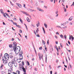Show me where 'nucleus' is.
<instances>
[{"mask_svg": "<svg viewBox=\"0 0 74 74\" xmlns=\"http://www.w3.org/2000/svg\"><path fill=\"white\" fill-rule=\"evenodd\" d=\"M16 42H14V47L13 50L14 52H15L17 54H18L21 51V47L19 46H17L16 47V44H15Z\"/></svg>", "mask_w": 74, "mask_h": 74, "instance_id": "1", "label": "nucleus"}, {"mask_svg": "<svg viewBox=\"0 0 74 74\" xmlns=\"http://www.w3.org/2000/svg\"><path fill=\"white\" fill-rule=\"evenodd\" d=\"M16 60H17V58L16 57H15L14 59H12V60L11 62L12 64H14V66H16L15 64H16Z\"/></svg>", "mask_w": 74, "mask_h": 74, "instance_id": "2", "label": "nucleus"}, {"mask_svg": "<svg viewBox=\"0 0 74 74\" xmlns=\"http://www.w3.org/2000/svg\"><path fill=\"white\" fill-rule=\"evenodd\" d=\"M38 56L39 57V59L40 60H42V61H44L43 59V55L42 54L38 53Z\"/></svg>", "mask_w": 74, "mask_h": 74, "instance_id": "3", "label": "nucleus"}, {"mask_svg": "<svg viewBox=\"0 0 74 74\" xmlns=\"http://www.w3.org/2000/svg\"><path fill=\"white\" fill-rule=\"evenodd\" d=\"M23 51H21L19 54V59H20V60H22L23 59V56H22V55H23Z\"/></svg>", "mask_w": 74, "mask_h": 74, "instance_id": "4", "label": "nucleus"}, {"mask_svg": "<svg viewBox=\"0 0 74 74\" xmlns=\"http://www.w3.org/2000/svg\"><path fill=\"white\" fill-rule=\"evenodd\" d=\"M12 53H10L9 54V58H10V59H12L13 58H14V56L12 55Z\"/></svg>", "mask_w": 74, "mask_h": 74, "instance_id": "5", "label": "nucleus"}, {"mask_svg": "<svg viewBox=\"0 0 74 74\" xmlns=\"http://www.w3.org/2000/svg\"><path fill=\"white\" fill-rule=\"evenodd\" d=\"M20 12H22V13H23V14H25L27 16L29 15V14H27V13L26 12H24L23 11H22L21 10L20 11Z\"/></svg>", "mask_w": 74, "mask_h": 74, "instance_id": "6", "label": "nucleus"}, {"mask_svg": "<svg viewBox=\"0 0 74 74\" xmlns=\"http://www.w3.org/2000/svg\"><path fill=\"white\" fill-rule=\"evenodd\" d=\"M4 57L5 58H7L8 59H9V56H8V54L7 53H5L4 55Z\"/></svg>", "mask_w": 74, "mask_h": 74, "instance_id": "7", "label": "nucleus"}, {"mask_svg": "<svg viewBox=\"0 0 74 74\" xmlns=\"http://www.w3.org/2000/svg\"><path fill=\"white\" fill-rule=\"evenodd\" d=\"M3 60H8V59L7 58V57H2Z\"/></svg>", "mask_w": 74, "mask_h": 74, "instance_id": "8", "label": "nucleus"}, {"mask_svg": "<svg viewBox=\"0 0 74 74\" xmlns=\"http://www.w3.org/2000/svg\"><path fill=\"white\" fill-rule=\"evenodd\" d=\"M13 64L12 63V62H10L8 63V65L10 67H12V64Z\"/></svg>", "mask_w": 74, "mask_h": 74, "instance_id": "9", "label": "nucleus"}, {"mask_svg": "<svg viewBox=\"0 0 74 74\" xmlns=\"http://www.w3.org/2000/svg\"><path fill=\"white\" fill-rule=\"evenodd\" d=\"M16 4L17 5H18L19 8H22V5H21L19 4L18 3H16Z\"/></svg>", "mask_w": 74, "mask_h": 74, "instance_id": "10", "label": "nucleus"}, {"mask_svg": "<svg viewBox=\"0 0 74 74\" xmlns=\"http://www.w3.org/2000/svg\"><path fill=\"white\" fill-rule=\"evenodd\" d=\"M3 63L4 64H5V63H7V60H4L3 61Z\"/></svg>", "mask_w": 74, "mask_h": 74, "instance_id": "11", "label": "nucleus"}, {"mask_svg": "<svg viewBox=\"0 0 74 74\" xmlns=\"http://www.w3.org/2000/svg\"><path fill=\"white\" fill-rule=\"evenodd\" d=\"M28 11H30V12H33V11H36V10H32V9H28Z\"/></svg>", "mask_w": 74, "mask_h": 74, "instance_id": "12", "label": "nucleus"}, {"mask_svg": "<svg viewBox=\"0 0 74 74\" xmlns=\"http://www.w3.org/2000/svg\"><path fill=\"white\" fill-rule=\"evenodd\" d=\"M21 60L20 59H17V61L18 63H20L21 62Z\"/></svg>", "mask_w": 74, "mask_h": 74, "instance_id": "13", "label": "nucleus"}, {"mask_svg": "<svg viewBox=\"0 0 74 74\" xmlns=\"http://www.w3.org/2000/svg\"><path fill=\"white\" fill-rule=\"evenodd\" d=\"M22 69H23V71L24 73H26V69H25V68H24V67H23V68H22Z\"/></svg>", "mask_w": 74, "mask_h": 74, "instance_id": "14", "label": "nucleus"}, {"mask_svg": "<svg viewBox=\"0 0 74 74\" xmlns=\"http://www.w3.org/2000/svg\"><path fill=\"white\" fill-rule=\"evenodd\" d=\"M16 74H20V71L17 70L16 71Z\"/></svg>", "mask_w": 74, "mask_h": 74, "instance_id": "15", "label": "nucleus"}, {"mask_svg": "<svg viewBox=\"0 0 74 74\" xmlns=\"http://www.w3.org/2000/svg\"><path fill=\"white\" fill-rule=\"evenodd\" d=\"M26 20L28 22H30V19H29V18L28 17L27 18Z\"/></svg>", "mask_w": 74, "mask_h": 74, "instance_id": "16", "label": "nucleus"}, {"mask_svg": "<svg viewBox=\"0 0 74 74\" xmlns=\"http://www.w3.org/2000/svg\"><path fill=\"white\" fill-rule=\"evenodd\" d=\"M73 16H71V17H70V18L69 19V21H71V20H72V19H73Z\"/></svg>", "mask_w": 74, "mask_h": 74, "instance_id": "17", "label": "nucleus"}, {"mask_svg": "<svg viewBox=\"0 0 74 74\" xmlns=\"http://www.w3.org/2000/svg\"><path fill=\"white\" fill-rule=\"evenodd\" d=\"M0 11L1 14H4V12H3V9H1Z\"/></svg>", "mask_w": 74, "mask_h": 74, "instance_id": "18", "label": "nucleus"}, {"mask_svg": "<svg viewBox=\"0 0 74 74\" xmlns=\"http://www.w3.org/2000/svg\"><path fill=\"white\" fill-rule=\"evenodd\" d=\"M13 69V67H10V68L9 70L10 71H12Z\"/></svg>", "mask_w": 74, "mask_h": 74, "instance_id": "19", "label": "nucleus"}, {"mask_svg": "<svg viewBox=\"0 0 74 74\" xmlns=\"http://www.w3.org/2000/svg\"><path fill=\"white\" fill-rule=\"evenodd\" d=\"M19 20L20 21V22H21V23H23V21H22V19H21V18H20Z\"/></svg>", "mask_w": 74, "mask_h": 74, "instance_id": "20", "label": "nucleus"}, {"mask_svg": "<svg viewBox=\"0 0 74 74\" xmlns=\"http://www.w3.org/2000/svg\"><path fill=\"white\" fill-rule=\"evenodd\" d=\"M1 73L2 74H6V73L5 72L3 71H1Z\"/></svg>", "mask_w": 74, "mask_h": 74, "instance_id": "21", "label": "nucleus"}, {"mask_svg": "<svg viewBox=\"0 0 74 74\" xmlns=\"http://www.w3.org/2000/svg\"><path fill=\"white\" fill-rule=\"evenodd\" d=\"M42 43L44 45H45V41H44L43 40H42Z\"/></svg>", "mask_w": 74, "mask_h": 74, "instance_id": "22", "label": "nucleus"}, {"mask_svg": "<svg viewBox=\"0 0 74 74\" xmlns=\"http://www.w3.org/2000/svg\"><path fill=\"white\" fill-rule=\"evenodd\" d=\"M71 39H72V41H73V40H74V37L73 36L71 35Z\"/></svg>", "mask_w": 74, "mask_h": 74, "instance_id": "23", "label": "nucleus"}, {"mask_svg": "<svg viewBox=\"0 0 74 74\" xmlns=\"http://www.w3.org/2000/svg\"><path fill=\"white\" fill-rule=\"evenodd\" d=\"M37 27H38L40 26V22H38V24H36Z\"/></svg>", "mask_w": 74, "mask_h": 74, "instance_id": "24", "label": "nucleus"}, {"mask_svg": "<svg viewBox=\"0 0 74 74\" xmlns=\"http://www.w3.org/2000/svg\"><path fill=\"white\" fill-rule=\"evenodd\" d=\"M44 25L46 28H47V25L45 23Z\"/></svg>", "mask_w": 74, "mask_h": 74, "instance_id": "25", "label": "nucleus"}, {"mask_svg": "<svg viewBox=\"0 0 74 74\" xmlns=\"http://www.w3.org/2000/svg\"><path fill=\"white\" fill-rule=\"evenodd\" d=\"M12 44H10L9 45V47H10V48H11V47H12Z\"/></svg>", "mask_w": 74, "mask_h": 74, "instance_id": "26", "label": "nucleus"}, {"mask_svg": "<svg viewBox=\"0 0 74 74\" xmlns=\"http://www.w3.org/2000/svg\"><path fill=\"white\" fill-rule=\"evenodd\" d=\"M21 64L22 66H23V65H24V61H22Z\"/></svg>", "mask_w": 74, "mask_h": 74, "instance_id": "27", "label": "nucleus"}, {"mask_svg": "<svg viewBox=\"0 0 74 74\" xmlns=\"http://www.w3.org/2000/svg\"><path fill=\"white\" fill-rule=\"evenodd\" d=\"M12 72L11 71H10V70L8 71V73H9V74H10Z\"/></svg>", "mask_w": 74, "mask_h": 74, "instance_id": "28", "label": "nucleus"}, {"mask_svg": "<svg viewBox=\"0 0 74 74\" xmlns=\"http://www.w3.org/2000/svg\"><path fill=\"white\" fill-rule=\"evenodd\" d=\"M3 64H2L1 65V70H2V69H3Z\"/></svg>", "mask_w": 74, "mask_h": 74, "instance_id": "29", "label": "nucleus"}, {"mask_svg": "<svg viewBox=\"0 0 74 74\" xmlns=\"http://www.w3.org/2000/svg\"><path fill=\"white\" fill-rule=\"evenodd\" d=\"M60 37L61 38H63V35L62 34L60 35Z\"/></svg>", "mask_w": 74, "mask_h": 74, "instance_id": "30", "label": "nucleus"}, {"mask_svg": "<svg viewBox=\"0 0 74 74\" xmlns=\"http://www.w3.org/2000/svg\"><path fill=\"white\" fill-rule=\"evenodd\" d=\"M54 37L56 38V39H58V36L56 35H55L54 36Z\"/></svg>", "mask_w": 74, "mask_h": 74, "instance_id": "31", "label": "nucleus"}, {"mask_svg": "<svg viewBox=\"0 0 74 74\" xmlns=\"http://www.w3.org/2000/svg\"><path fill=\"white\" fill-rule=\"evenodd\" d=\"M42 47H40L39 48V50H42Z\"/></svg>", "mask_w": 74, "mask_h": 74, "instance_id": "32", "label": "nucleus"}, {"mask_svg": "<svg viewBox=\"0 0 74 74\" xmlns=\"http://www.w3.org/2000/svg\"><path fill=\"white\" fill-rule=\"evenodd\" d=\"M36 35L37 37H40V35L38 34H36Z\"/></svg>", "mask_w": 74, "mask_h": 74, "instance_id": "33", "label": "nucleus"}, {"mask_svg": "<svg viewBox=\"0 0 74 74\" xmlns=\"http://www.w3.org/2000/svg\"><path fill=\"white\" fill-rule=\"evenodd\" d=\"M56 26L57 27H58V28H61V27L59 26V25H57Z\"/></svg>", "mask_w": 74, "mask_h": 74, "instance_id": "34", "label": "nucleus"}, {"mask_svg": "<svg viewBox=\"0 0 74 74\" xmlns=\"http://www.w3.org/2000/svg\"><path fill=\"white\" fill-rule=\"evenodd\" d=\"M10 1V2L11 5H14V4H12V3Z\"/></svg>", "mask_w": 74, "mask_h": 74, "instance_id": "35", "label": "nucleus"}, {"mask_svg": "<svg viewBox=\"0 0 74 74\" xmlns=\"http://www.w3.org/2000/svg\"><path fill=\"white\" fill-rule=\"evenodd\" d=\"M27 64L28 66H30V64L29 63V62L28 61L27 62Z\"/></svg>", "mask_w": 74, "mask_h": 74, "instance_id": "36", "label": "nucleus"}, {"mask_svg": "<svg viewBox=\"0 0 74 74\" xmlns=\"http://www.w3.org/2000/svg\"><path fill=\"white\" fill-rule=\"evenodd\" d=\"M51 20H54V18L53 17H51Z\"/></svg>", "mask_w": 74, "mask_h": 74, "instance_id": "37", "label": "nucleus"}, {"mask_svg": "<svg viewBox=\"0 0 74 74\" xmlns=\"http://www.w3.org/2000/svg\"><path fill=\"white\" fill-rule=\"evenodd\" d=\"M42 29L44 32V33H45V30H44V27H42Z\"/></svg>", "mask_w": 74, "mask_h": 74, "instance_id": "38", "label": "nucleus"}, {"mask_svg": "<svg viewBox=\"0 0 74 74\" xmlns=\"http://www.w3.org/2000/svg\"><path fill=\"white\" fill-rule=\"evenodd\" d=\"M20 33H22V30L20 29Z\"/></svg>", "mask_w": 74, "mask_h": 74, "instance_id": "39", "label": "nucleus"}, {"mask_svg": "<svg viewBox=\"0 0 74 74\" xmlns=\"http://www.w3.org/2000/svg\"><path fill=\"white\" fill-rule=\"evenodd\" d=\"M3 15L4 16V17H6L7 18V17L5 15V14H3Z\"/></svg>", "mask_w": 74, "mask_h": 74, "instance_id": "40", "label": "nucleus"}, {"mask_svg": "<svg viewBox=\"0 0 74 74\" xmlns=\"http://www.w3.org/2000/svg\"><path fill=\"white\" fill-rule=\"evenodd\" d=\"M13 24L14 25H15L16 24H17V23H15V22H13Z\"/></svg>", "mask_w": 74, "mask_h": 74, "instance_id": "41", "label": "nucleus"}, {"mask_svg": "<svg viewBox=\"0 0 74 74\" xmlns=\"http://www.w3.org/2000/svg\"><path fill=\"white\" fill-rule=\"evenodd\" d=\"M64 38H65V39H66L67 38V36L66 35L64 36Z\"/></svg>", "mask_w": 74, "mask_h": 74, "instance_id": "42", "label": "nucleus"}, {"mask_svg": "<svg viewBox=\"0 0 74 74\" xmlns=\"http://www.w3.org/2000/svg\"><path fill=\"white\" fill-rule=\"evenodd\" d=\"M17 27H18L19 28H20V29H21V26H19V25H18Z\"/></svg>", "mask_w": 74, "mask_h": 74, "instance_id": "43", "label": "nucleus"}, {"mask_svg": "<svg viewBox=\"0 0 74 74\" xmlns=\"http://www.w3.org/2000/svg\"><path fill=\"white\" fill-rule=\"evenodd\" d=\"M74 2H73V4H72V5H71V7H72V5H73V6H74Z\"/></svg>", "mask_w": 74, "mask_h": 74, "instance_id": "44", "label": "nucleus"}, {"mask_svg": "<svg viewBox=\"0 0 74 74\" xmlns=\"http://www.w3.org/2000/svg\"><path fill=\"white\" fill-rule=\"evenodd\" d=\"M47 44L49 45V40H48L47 42Z\"/></svg>", "mask_w": 74, "mask_h": 74, "instance_id": "45", "label": "nucleus"}, {"mask_svg": "<svg viewBox=\"0 0 74 74\" xmlns=\"http://www.w3.org/2000/svg\"><path fill=\"white\" fill-rule=\"evenodd\" d=\"M37 10H39V11H40V8H37Z\"/></svg>", "mask_w": 74, "mask_h": 74, "instance_id": "46", "label": "nucleus"}, {"mask_svg": "<svg viewBox=\"0 0 74 74\" xmlns=\"http://www.w3.org/2000/svg\"><path fill=\"white\" fill-rule=\"evenodd\" d=\"M58 11H56V14H58Z\"/></svg>", "mask_w": 74, "mask_h": 74, "instance_id": "47", "label": "nucleus"}, {"mask_svg": "<svg viewBox=\"0 0 74 74\" xmlns=\"http://www.w3.org/2000/svg\"><path fill=\"white\" fill-rule=\"evenodd\" d=\"M60 45L61 47H62V48L63 47L62 46V43L60 44Z\"/></svg>", "mask_w": 74, "mask_h": 74, "instance_id": "48", "label": "nucleus"}, {"mask_svg": "<svg viewBox=\"0 0 74 74\" xmlns=\"http://www.w3.org/2000/svg\"><path fill=\"white\" fill-rule=\"evenodd\" d=\"M43 52H44V53H45V50H44V49H43Z\"/></svg>", "mask_w": 74, "mask_h": 74, "instance_id": "49", "label": "nucleus"}, {"mask_svg": "<svg viewBox=\"0 0 74 74\" xmlns=\"http://www.w3.org/2000/svg\"><path fill=\"white\" fill-rule=\"evenodd\" d=\"M40 11H43V10L41 9L39 10Z\"/></svg>", "mask_w": 74, "mask_h": 74, "instance_id": "50", "label": "nucleus"}, {"mask_svg": "<svg viewBox=\"0 0 74 74\" xmlns=\"http://www.w3.org/2000/svg\"><path fill=\"white\" fill-rule=\"evenodd\" d=\"M69 39L70 40H71V36L70 35L69 36Z\"/></svg>", "mask_w": 74, "mask_h": 74, "instance_id": "51", "label": "nucleus"}, {"mask_svg": "<svg viewBox=\"0 0 74 74\" xmlns=\"http://www.w3.org/2000/svg\"><path fill=\"white\" fill-rule=\"evenodd\" d=\"M66 60L67 63H68V61L67 60V58H66Z\"/></svg>", "mask_w": 74, "mask_h": 74, "instance_id": "52", "label": "nucleus"}, {"mask_svg": "<svg viewBox=\"0 0 74 74\" xmlns=\"http://www.w3.org/2000/svg\"><path fill=\"white\" fill-rule=\"evenodd\" d=\"M68 43L69 44V45H70V41H68Z\"/></svg>", "mask_w": 74, "mask_h": 74, "instance_id": "53", "label": "nucleus"}, {"mask_svg": "<svg viewBox=\"0 0 74 74\" xmlns=\"http://www.w3.org/2000/svg\"><path fill=\"white\" fill-rule=\"evenodd\" d=\"M67 28V26H65L64 27H63V29H65Z\"/></svg>", "mask_w": 74, "mask_h": 74, "instance_id": "54", "label": "nucleus"}, {"mask_svg": "<svg viewBox=\"0 0 74 74\" xmlns=\"http://www.w3.org/2000/svg\"><path fill=\"white\" fill-rule=\"evenodd\" d=\"M44 7H45V8H47V6H44Z\"/></svg>", "mask_w": 74, "mask_h": 74, "instance_id": "55", "label": "nucleus"}, {"mask_svg": "<svg viewBox=\"0 0 74 74\" xmlns=\"http://www.w3.org/2000/svg\"><path fill=\"white\" fill-rule=\"evenodd\" d=\"M69 66H70V68H71H71H72L71 65L70 64H69Z\"/></svg>", "mask_w": 74, "mask_h": 74, "instance_id": "56", "label": "nucleus"}, {"mask_svg": "<svg viewBox=\"0 0 74 74\" xmlns=\"http://www.w3.org/2000/svg\"><path fill=\"white\" fill-rule=\"evenodd\" d=\"M23 5H24V6H23L24 7H25V8H26V7H25V4H24Z\"/></svg>", "mask_w": 74, "mask_h": 74, "instance_id": "57", "label": "nucleus"}, {"mask_svg": "<svg viewBox=\"0 0 74 74\" xmlns=\"http://www.w3.org/2000/svg\"><path fill=\"white\" fill-rule=\"evenodd\" d=\"M56 44H58V41L56 42Z\"/></svg>", "mask_w": 74, "mask_h": 74, "instance_id": "58", "label": "nucleus"}, {"mask_svg": "<svg viewBox=\"0 0 74 74\" xmlns=\"http://www.w3.org/2000/svg\"><path fill=\"white\" fill-rule=\"evenodd\" d=\"M50 74H52V71H50Z\"/></svg>", "mask_w": 74, "mask_h": 74, "instance_id": "59", "label": "nucleus"}, {"mask_svg": "<svg viewBox=\"0 0 74 74\" xmlns=\"http://www.w3.org/2000/svg\"><path fill=\"white\" fill-rule=\"evenodd\" d=\"M56 34H59V33L58 32H57L56 33Z\"/></svg>", "mask_w": 74, "mask_h": 74, "instance_id": "60", "label": "nucleus"}, {"mask_svg": "<svg viewBox=\"0 0 74 74\" xmlns=\"http://www.w3.org/2000/svg\"><path fill=\"white\" fill-rule=\"evenodd\" d=\"M62 1V2H63V3H64V0H61Z\"/></svg>", "mask_w": 74, "mask_h": 74, "instance_id": "61", "label": "nucleus"}, {"mask_svg": "<svg viewBox=\"0 0 74 74\" xmlns=\"http://www.w3.org/2000/svg\"><path fill=\"white\" fill-rule=\"evenodd\" d=\"M64 12H66L67 11V10H66V9H64Z\"/></svg>", "mask_w": 74, "mask_h": 74, "instance_id": "62", "label": "nucleus"}, {"mask_svg": "<svg viewBox=\"0 0 74 74\" xmlns=\"http://www.w3.org/2000/svg\"><path fill=\"white\" fill-rule=\"evenodd\" d=\"M36 30L38 32H39V30H38V28H37Z\"/></svg>", "mask_w": 74, "mask_h": 74, "instance_id": "63", "label": "nucleus"}, {"mask_svg": "<svg viewBox=\"0 0 74 74\" xmlns=\"http://www.w3.org/2000/svg\"><path fill=\"white\" fill-rule=\"evenodd\" d=\"M35 71H37V68H35Z\"/></svg>", "mask_w": 74, "mask_h": 74, "instance_id": "64", "label": "nucleus"}]
</instances>
